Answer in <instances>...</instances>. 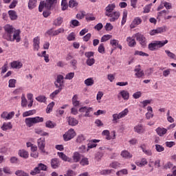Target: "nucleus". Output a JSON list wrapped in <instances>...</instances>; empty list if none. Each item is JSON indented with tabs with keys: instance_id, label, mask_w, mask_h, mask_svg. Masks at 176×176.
I'll use <instances>...</instances> for the list:
<instances>
[{
	"instance_id": "2eb2a0df",
	"label": "nucleus",
	"mask_w": 176,
	"mask_h": 176,
	"mask_svg": "<svg viewBox=\"0 0 176 176\" xmlns=\"http://www.w3.org/2000/svg\"><path fill=\"white\" fill-rule=\"evenodd\" d=\"M15 113L14 111H11L8 113V111H4L1 114V118L5 119V120H10V119H13L14 117Z\"/></svg>"
},
{
	"instance_id": "864d4df0",
	"label": "nucleus",
	"mask_w": 176,
	"mask_h": 176,
	"mask_svg": "<svg viewBox=\"0 0 176 176\" xmlns=\"http://www.w3.org/2000/svg\"><path fill=\"white\" fill-rule=\"evenodd\" d=\"M61 9L62 10H67L68 9V3H67V0H62L61 1Z\"/></svg>"
},
{
	"instance_id": "c03bdc74",
	"label": "nucleus",
	"mask_w": 176,
	"mask_h": 176,
	"mask_svg": "<svg viewBox=\"0 0 176 176\" xmlns=\"http://www.w3.org/2000/svg\"><path fill=\"white\" fill-rule=\"evenodd\" d=\"M128 174H129V171L126 168H124L122 170H118L116 173V175H118V176L127 175Z\"/></svg>"
},
{
	"instance_id": "a878e982",
	"label": "nucleus",
	"mask_w": 176,
	"mask_h": 176,
	"mask_svg": "<svg viewBox=\"0 0 176 176\" xmlns=\"http://www.w3.org/2000/svg\"><path fill=\"white\" fill-rule=\"evenodd\" d=\"M60 166V161L57 158H53L51 160V167L52 168H58V166Z\"/></svg>"
},
{
	"instance_id": "72a5a7b5",
	"label": "nucleus",
	"mask_w": 176,
	"mask_h": 176,
	"mask_svg": "<svg viewBox=\"0 0 176 176\" xmlns=\"http://www.w3.org/2000/svg\"><path fill=\"white\" fill-rule=\"evenodd\" d=\"M8 16L10 20H17V12L14 10H9Z\"/></svg>"
},
{
	"instance_id": "9d476101",
	"label": "nucleus",
	"mask_w": 176,
	"mask_h": 176,
	"mask_svg": "<svg viewBox=\"0 0 176 176\" xmlns=\"http://www.w3.org/2000/svg\"><path fill=\"white\" fill-rule=\"evenodd\" d=\"M37 145L38 149H40L43 153H45V152H46V151H45V146H46V141L45 140V138H40L39 139H38Z\"/></svg>"
},
{
	"instance_id": "6e6552de",
	"label": "nucleus",
	"mask_w": 176,
	"mask_h": 176,
	"mask_svg": "<svg viewBox=\"0 0 176 176\" xmlns=\"http://www.w3.org/2000/svg\"><path fill=\"white\" fill-rule=\"evenodd\" d=\"M102 135H104L105 140L109 141L111 140H115L116 138V132L115 131H113L110 133L109 130H104L102 132Z\"/></svg>"
},
{
	"instance_id": "473e14b6",
	"label": "nucleus",
	"mask_w": 176,
	"mask_h": 176,
	"mask_svg": "<svg viewBox=\"0 0 176 176\" xmlns=\"http://www.w3.org/2000/svg\"><path fill=\"white\" fill-rule=\"evenodd\" d=\"M86 141V136L83 134H80L77 136L76 142L77 144H83Z\"/></svg>"
},
{
	"instance_id": "ea45409f",
	"label": "nucleus",
	"mask_w": 176,
	"mask_h": 176,
	"mask_svg": "<svg viewBox=\"0 0 176 176\" xmlns=\"http://www.w3.org/2000/svg\"><path fill=\"white\" fill-rule=\"evenodd\" d=\"M127 10H124L122 13V19L121 21V25H124L126 24V21H127Z\"/></svg>"
},
{
	"instance_id": "f03ea898",
	"label": "nucleus",
	"mask_w": 176,
	"mask_h": 176,
	"mask_svg": "<svg viewBox=\"0 0 176 176\" xmlns=\"http://www.w3.org/2000/svg\"><path fill=\"white\" fill-rule=\"evenodd\" d=\"M58 0H46L41 1L39 6H38V10L39 12H43V9H46L47 10H50L57 3Z\"/></svg>"
},
{
	"instance_id": "69168bd1",
	"label": "nucleus",
	"mask_w": 176,
	"mask_h": 176,
	"mask_svg": "<svg viewBox=\"0 0 176 176\" xmlns=\"http://www.w3.org/2000/svg\"><path fill=\"white\" fill-rule=\"evenodd\" d=\"M110 167L112 168H118V167H120V164L118 162H114L110 164Z\"/></svg>"
},
{
	"instance_id": "7ed1b4c3",
	"label": "nucleus",
	"mask_w": 176,
	"mask_h": 176,
	"mask_svg": "<svg viewBox=\"0 0 176 176\" xmlns=\"http://www.w3.org/2000/svg\"><path fill=\"white\" fill-rule=\"evenodd\" d=\"M167 43H168V40L155 41L148 44V49L149 50H151L152 52H153V50H156L157 49L163 47V46H164L165 45H167Z\"/></svg>"
},
{
	"instance_id": "09e8293b",
	"label": "nucleus",
	"mask_w": 176,
	"mask_h": 176,
	"mask_svg": "<svg viewBox=\"0 0 176 176\" xmlns=\"http://www.w3.org/2000/svg\"><path fill=\"white\" fill-rule=\"evenodd\" d=\"M96 63V60L94 58H87L86 60V64L89 67H91L92 65H94V63Z\"/></svg>"
},
{
	"instance_id": "393cba45",
	"label": "nucleus",
	"mask_w": 176,
	"mask_h": 176,
	"mask_svg": "<svg viewBox=\"0 0 176 176\" xmlns=\"http://www.w3.org/2000/svg\"><path fill=\"white\" fill-rule=\"evenodd\" d=\"M58 156L63 160V162H71V157L67 156V155L64 154L62 152H58Z\"/></svg>"
},
{
	"instance_id": "a19ab883",
	"label": "nucleus",
	"mask_w": 176,
	"mask_h": 176,
	"mask_svg": "<svg viewBox=\"0 0 176 176\" xmlns=\"http://www.w3.org/2000/svg\"><path fill=\"white\" fill-rule=\"evenodd\" d=\"M55 102H50L47 106V108H46V113H50V112H52V111H53V108L55 105Z\"/></svg>"
},
{
	"instance_id": "0e129e2a",
	"label": "nucleus",
	"mask_w": 176,
	"mask_h": 176,
	"mask_svg": "<svg viewBox=\"0 0 176 176\" xmlns=\"http://www.w3.org/2000/svg\"><path fill=\"white\" fill-rule=\"evenodd\" d=\"M104 28L106 31H112V30H113V25H112L111 23H106Z\"/></svg>"
},
{
	"instance_id": "79ce46f5",
	"label": "nucleus",
	"mask_w": 176,
	"mask_h": 176,
	"mask_svg": "<svg viewBox=\"0 0 176 176\" xmlns=\"http://www.w3.org/2000/svg\"><path fill=\"white\" fill-rule=\"evenodd\" d=\"M35 110H29L28 111H25L23 113V118H27V116H32V115H34L36 113Z\"/></svg>"
},
{
	"instance_id": "423d86ee",
	"label": "nucleus",
	"mask_w": 176,
	"mask_h": 176,
	"mask_svg": "<svg viewBox=\"0 0 176 176\" xmlns=\"http://www.w3.org/2000/svg\"><path fill=\"white\" fill-rule=\"evenodd\" d=\"M46 170H47V166L40 163L38 164L37 167H35L34 170L30 172V174L31 175H36V174H39L41 171H46Z\"/></svg>"
},
{
	"instance_id": "c85d7f7f",
	"label": "nucleus",
	"mask_w": 176,
	"mask_h": 176,
	"mask_svg": "<svg viewBox=\"0 0 176 176\" xmlns=\"http://www.w3.org/2000/svg\"><path fill=\"white\" fill-rule=\"evenodd\" d=\"M156 133L158 135H160V137H163V135H164L165 134H166L167 133V129L166 128H161V127H158L156 129Z\"/></svg>"
},
{
	"instance_id": "58836bf2",
	"label": "nucleus",
	"mask_w": 176,
	"mask_h": 176,
	"mask_svg": "<svg viewBox=\"0 0 176 176\" xmlns=\"http://www.w3.org/2000/svg\"><path fill=\"white\" fill-rule=\"evenodd\" d=\"M58 89L55 90L50 95V98H51V100H54V98H56V96H57V94H58L63 90V88Z\"/></svg>"
},
{
	"instance_id": "b1692460",
	"label": "nucleus",
	"mask_w": 176,
	"mask_h": 176,
	"mask_svg": "<svg viewBox=\"0 0 176 176\" xmlns=\"http://www.w3.org/2000/svg\"><path fill=\"white\" fill-rule=\"evenodd\" d=\"M135 164L138 167H144L148 164V160H146V158H142L140 161H135Z\"/></svg>"
},
{
	"instance_id": "cd10ccee",
	"label": "nucleus",
	"mask_w": 176,
	"mask_h": 176,
	"mask_svg": "<svg viewBox=\"0 0 176 176\" xmlns=\"http://www.w3.org/2000/svg\"><path fill=\"white\" fill-rule=\"evenodd\" d=\"M63 21L64 19L61 16H58L54 21L53 25H56V27H60V25L63 24Z\"/></svg>"
},
{
	"instance_id": "49530a36",
	"label": "nucleus",
	"mask_w": 176,
	"mask_h": 176,
	"mask_svg": "<svg viewBox=\"0 0 176 176\" xmlns=\"http://www.w3.org/2000/svg\"><path fill=\"white\" fill-rule=\"evenodd\" d=\"M36 101H38V102H46L47 98H46V96H38L36 98Z\"/></svg>"
},
{
	"instance_id": "a18cd8bd",
	"label": "nucleus",
	"mask_w": 176,
	"mask_h": 176,
	"mask_svg": "<svg viewBox=\"0 0 176 176\" xmlns=\"http://www.w3.org/2000/svg\"><path fill=\"white\" fill-rule=\"evenodd\" d=\"M86 86H93L94 85V80L93 78H89L85 80Z\"/></svg>"
},
{
	"instance_id": "052dcab7",
	"label": "nucleus",
	"mask_w": 176,
	"mask_h": 176,
	"mask_svg": "<svg viewBox=\"0 0 176 176\" xmlns=\"http://www.w3.org/2000/svg\"><path fill=\"white\" fill-rule=\"evenodd\" d=\"M98 52L99 53H101L102 54H104V53H105V47H104V43L100 44L98 48Z\"/></svg>"
},
{
	"instance_id": "de8ad7c7",
	"label": "nucleus",
	"mask_w": 176,
	"mask_h": 176,
	"mask_svg": "<svg viewBox=\"0 0 176 176\" xmlns=\"http://www.w3.org/2000/svg\"><path fill=\"white\" fill-rule=\"evenodd\" d=\"M78 151L80 153H86V152H89V147L82 145L78 147Z\"/></svg>"
},
{
	"instance_id": "338daca9",
	"label": "nucleus",
	"mask_w": 176,
	"mask_h": 176,
	"mask_svg": "<svg viewBox=\"0 0 176 176\" xmlns=\"http://www.w3.org/2000/svg\"><path fill=\"white\" fill-rule=\"evenodd\" d=\"M155 149L157 152H163L164 151V147L160 144H155Z\"/></svg>"
},
{
	"instance_id": "3c124183",
	"label": "nucleus",
	"mask_w": 176,
	"mask_h": 176,
	"mask_svg": "<svg viewBox=\"0 0 176 176\" xmlns=\"http://www.w3.org/2000/svg\"><path fill=\"white\" fill-rule=\"evenodd\" d=\"M78 3L76 2V0H70L69 1V8H76L78 7Z\"/></svg>"
},
{
	"instance_id": "412c9836",
	"label": "nucleus",
	"mask_w": 176,
	"mask_h": 176,
	"mask_svg": "<svg viewBox=\"0 0 176 176\" xmlns=\"http://www.w3.org/2000/svg\"><path fill=\"white\" fill-rule=\"evenodd\" d=\"M135 76H137L138 78H142V76H144V70L141 69V67L140 65L136 66L135 67Z\"/></svg>"
},
{
	"instance_id": "4468645a",
	"label": "nucleus",
	"mask_w": 176,
	"mask_h": 176,
	"mask_svg": "<svg viewBox=\"0 0 176 176\" xmlns=\"http://www.w3.org/2000/svg\"><path fill=\"white\" fill-rule=\"evenodd\" d=\"M80 153H79L78 151H76L73 153L72 158H70L69 163H78V162H80Z\"/></svg>"
},
{
	"instance_id": "5701e85b",
	"label": "nucleus",
	"mask_w": 176,
	"mask_h": 176,
	"mask_svg": "<svg viewBox=\"0 0 176 176\" xmlns=\"http://www.w3.org/2000/svg\"><path fill=\"white\" fill-rule=\"evenodd\" d=\"M140 148L142 152L145 153V155H147V156H152V151L150 149H146V144H143L140 145Z\"/></svg>"
},
{
	"instance_id": "ddd939ff",
	"label": "nucleus",
	"mask_w": 176,
	"mask_h": 176,
	"mask_svg": "<svg viewBox=\"0 0 176 176\" xmlns=\"http://www.w3.org/2000/svg\"><path fill=\"white\" fill-rule=\"evenodd\" d=\"M55 86L56 88L62 89L64 86V76L63 75H58L56 82H55Z\"/></svg>"
},
{
	"instance_id": "e433bc0d",
	"label": "nucleus",
	"mask_w": 176,
	"mask_h": 176,
	"mask_svg": "<svg viewBox=\"0 0 176 176\" xmlns=\"http://www.w3.org/2000/svg\"><path fill=\"white\" fill-rule=\"evenodd\" d=\"M164 32V29L162 28H158L157 29L153 30L150 32V35L153 36L157 34H162Z\"/></svg>"
},
{
	"instance_id": "680f3d73",
	"label": "nucleus",
	"mask_w": 176,
	"mask_h": 176,
	"mask_svg": "<svg viewBox=\"0 0 176 176\" xmlns=\"http://www.w3.org/2000/svg\"><path fill=\"white\" fill-rule=\"evenodd\" d=\"M165 53L169 58L175 59V54L170 52V50H165Z\"/></svg>"
},
{
	"instance_id": "1a4fd4ad",
	"label": "nucleus",
	"mask_w": 176,
	"mask_h": 176,
	"mask_svg": "<svg viewBox=\"0 0 176 176\" xmlns=\"http://www.w3.org/2000/svg\"><path fill=\"white\" fill-rule=\"evenodd\" d=\"M107 16L109 17V21L111 23H114V21H116L120 17V12L113 11L111 14H109V15H107Z\"/></svg>"
},
{
	"instance_id": "f257e3e1",
	"label": "nucleus",
	"mask_w": 176,
	"mask_h": 176,
	"mask_svg": "<svg viewBox=\"0 0 176 176\" xmlns=\"http://www.w3.org/2000/svg\"><path fill=\"white\" fill-rule=\"evenodd\" d=\"M5 33L3 36L4 39L10 41V42H20V30H16L13 26L6 25L4 26Z\"/></svg>"
},
{
	"instance_id": "9b49d317",
	"label": "nucleus",
	"mask_w": 176,
	"mask_h": 176,
	"mask_svg": "<svg viewBox=\"0 0 176 176\" xmlns=\"http://www.w3.org/2000/svg\"><path fill=\"white\" fill-rule=\"evenodd\" d=\"M142 23V19L140 16H136L133 19L132 22L130 24V28L133 30V28H135L136 27H138L140 24Z\"/></svg>"
},
{
	"instance_id": "5fc2aeb1",
	"label": "nucleus",
	"mask_w": 176,
	"mask_h": 176,
	"mask_svg": "<svg viewBox=\"0 0 176 176\" xmlns=\"http://www.w3.org/2000/svg\"><path fill=\"white\" fill-rule=\"evenodd\" d=\"M80 164L81 166H89V159L86 157L82 158V160L80 161Z\"/></svg>"
},
{
	"instance_id": "6ab92c4d",
	"label": "nucleus",
	"mask_w": 176,
	"mask_h": 176,
	"mask_svg": "<svg viewBox=\"0 0 176 176\" xmlns=\"http://www.w3.org/2000/svg\"><path fill=\"white\" fill-rule=\"evenodd\" d=\"M133 130L135 133H138V134H144V133H145V127L140 124L135 126Z\"/></svg>"
},
{
	"instance_id": "4be33fe9",
	"label": "nucleus",
	"mask_w": 176,
	"mask_h": 176,
	"mask_svg": "<svg viewBox=\"0 0 176 176\" xmlns=\"http://www.w3.org/2000/svg\"><path fill=\"white\" fill-rule=\"evenodd\" d=\"M100 142V140L94 139L89 141L88 144V149H92V148H96L97 146V144Z\"/></svg>"
},
{
	"instance_id": "37998d69",
	"label": "nucleus",
	"mask_w": 176,
	"mask_h": 176,
	"mask_svg": "<svg viewBox=\"0 0 176 176\" xmlns=\"http://www.w3.org/2000/svg\"><path fill=\"white\" fill-rule=\"evenodd\" d=\"M151 102L152 100H143L140 102V107H142V108H145L146 107H148V105H149V104H151Z\"/></svg>"
},
{
	"instance_id": "c9c22d12",
	"label": "nucleus",
	"mask_w": 176,
	"mask_h": 176,
	"mask_svg": "<svg viewBox=\"0 0 176 176\" xmlns=\"http://www.w3.org/2000/svg\"><path fill=\"white\" fill-rule=\"evenodd\" d=\"M36 3L37 0H29L28 2V8L30 10H32V9H34V8H36Z\"/></svg>"
},
{
	"instance_id": "a211bd4d",
	"label": "nucleus",
	"mask_w": 176,
	"mask_h": 176,
	"mask_svg": "<svg viewBox=\"0 0 176 176\" xmlns=\"http://www.w3.org/2000/svg\"><path fill=\"white\" fill-rule=\"evenodd\" d=\"M134 38H135V34L133 35L132 37L129 36L126 38V42L129 47H134V46L137 45V43L135 42V39Z\"/></svg>"
},
{
	"instance_id": "c756f323",
	"label": "nucleus",
	"mask_w": 176,
	"mask_h": 176,
	"mask_svg": "<svg viewBox=\"0 0 176 176\" xmlns=\"http://www.w3.org/2000/svg\"><path fill=\"white\" fill-rule=\"evenodd\" d=\"M121 156L122 157H124V159H131V157H133V154L130 153V152L126 150H124L121 152Z\"/></svg>"
},
{
	"instance_id": "39448f33",
	"label": "nucleus",
	"mask_w": 176,
	"mask_h": 176,
	"mask_svg": "<svg viewBox=\"0 0 176 176\" xmlns=\"http://www.w3.org/2000/svg\"><path fill=\"white\" fill-rule=\"evenodd\" d=\"M129 115V109H125L119 113H114L112 115V122L113 123H119V120L122 119V118H126Z\"/></svg>"
},
{
	"instance_id": "4c0bfd02",
	"label": "nucleus",
	"mask_w": 176,
	"mask_h": 176,
	"mask_svg": "<svg viewBox=\"0 0 176 176\" xmlns=\"http://www.w3.org/2000/svg\"><path fill=\"white\" fill-rule=\"evenodd\" d=\"M19 155L21 157H23V159H28V151L25 150H20L19 151Z\"/></svg>"
},
{
	"instance_id": "13d9d810",
	"label": "nucleus",
	"mask_w": 176,
	"mask_h": 176,
	"mask_svg": "<svg viewBox=\"0 0 176 176\" xmlns=\"http://www.w3.org/2000/svg\"><path fill=\"white\" fill-rule=\"evenodd\" d=\"M27 98H25V96L22 95L21 96V107H23V108H25V107H27Z\"/></svg>"
},
{
	"instance_id": "603ef678",
	"label": "nucleus",
	"mask_w": 176,
	"mask_h": 176,
	"mask_svg": "<svg viewBox=\"0 0 176 176\" xmlns=\"http://www.w3.org/2000/svg\"><path fill=\"white\" fill-rule=\"evenodd\" d=\"M15 175L16 176H28V174L22 170H18L15 171Z\"/></svg>"
},
{
	"instance_id": "6e6d98bb",
	"label": "nucleus",
	"mask_w": 176,
	"mask_h": 176,
	"mask_svg": "<svg viewBox=\"0 0 176 176\" xmlns=\"http://www.w3.org/2000/svg\"><path fill=\"white\" fill-rule=\"evenodd\" d=\"M16 79H14V78H12V79H10V80H9V81H8V87H16Z\"/></svg>"
},
{
	"instance_id": "aec40b11",
	"label": "nucleus",
	"mask_w": 176,
	"mask_h": 176,
	"mask_svg": "<svg viewBox=\"0 0 176 176\" xmlns=\"http://www.w3.org/2000/svg\"><path fill=\"white\" fill-rule=\"evenodd\" d=\"M40 43H41V38H39V36H36L33 39L34 50H36V52H38V50H39Z\"/></svg>"
},
{
	"instance_id": "bf43d9fd",
	"label": "nucleus",
	"mask_w": 176,
	"mask_h": 176,
	"mask_svg": "<svg viewBox=\"0 0 176 176\" xmlns=\"http://www.w3.org/2000/svg\"><path fill=\"white\" fill-rule=\"evenodd\" d=\"M73 105L74 107H78L79 105V101H78V95H74L72 98Z\"/></svg>"
},
{
	"instance_id": "f3484780",
	"label": "nucleus",
	"mask_w": 176,
	"mask_h": 176,
	"mask_svg": "<svg viewBox=\"0 0 176 176\" xmlns=\"http://www.w3.org/2000/svg\"><path fill=\"white\" fill-rule=\"evenodd\" d=\"M135 36L136 37V40L139 41V43H140V45H142V46H145L146 45L145 42L146 39L145 38L144 35L140 33H137L136 34H135Z\"/></svg>"
},
{
	"instance_id": "20e7f679",
	"label": "nucleus",
	"mask_w": 176,
	"mask_h": 176,
	"mask_svg": "<svg viewBox=\"0 0 176 176\" xmlns=\"http://www.w3.org/2000/svg\"><path fill=\"white\" fill-rule=\"evenodd\" d=\"M42 122H43V118L39 116L27 118L25 120V123L28 127H32L34 124H36V123H42Z\"/></svg>"
},
{
	"instance_id": "7c9ffc66",
	"label": "nucleus",
	"mask_w": 176,
	"mask_h": 176,
	"mask_svg": "<svg viewBox=\"0 0 176 176\" xmlns=\"http://www.w3.org/2000/svg\"><path fill=\"white\" fill-rule=\"evenodd\" d=\"M12 68L20 69L23 67V63L20 61H14L11 63Z\"/></svg>"
},
{
	"instance_id": "bb28decb",
	"label": "nucleus",
	"mask_w": 176,
	"mask_h": 176,
	"mask_svg": "<svg viewBox=\"0 0 176 176\" xmlns=\"http://www.w3.org/2000/svg\"><path fill=\"white\" fill-rule=\"evenodd\" d=\"M147 111L148 112L146 113V118L148 120L152 119L153 118V109H152V107L148 106L147 107Z\"/></svg>"
},
{
	"instance_id": "4d7b16f0",
	"label": "nucleus",
	"mask_w": 176,
	"mask_h": 176,
	"mask_svg": "<svg viewBox=\"0 0 176 176\" xmlns=\"http://www.w3.org/2000/svg\"><path fill=\"white\" fill-rule=\"evenodd\" d=\"M111 38H112V35L105 34L101 38L100 42H107V41H109Z\"/></svg>"
},
{
	"instance_id": "f8f14e48",
	"label": "nucleus",
	"mask_w": 176,
	"mask_h": 176,
	"mask_svg": "<svg viewBox=\"0 0 176 176\" xmlns=\"http://www.w3.org/2000/svg\"><path fill=\"white\" fill-rule=\"evenodd\" d=\"M116 8V4H115V3L108 4V6L104 9L105 16H109V14H111V13H113V10H115Z\"/></svg>"
},
{
	"instance_id": "8fccbe9b",
	"label": "nucleus",
	"mask_w": 176,
	"mask_h": 176,
	"mask_svg": "<svg viewBox=\"0 0 176 176\" xmlns=\"http://www.w3.org/2000/svg\"><path fill=\"white\" fill-rule=\"evenodd\" d=\"M45 126L48 129H54V127H56V123H54L52 121H47L45 122Z\"/></svg>"
},
{
	"instance_id": "2f4dec72",
	"label": "nucleus",
	"mask_w": 176,
	"mask_h": 176,
	"mask_svg": "<svg viewBox=\"0 0 176 176\" xmlns=\"http://www.w3.org/2000/svg\"><path fill=\"white\" fill-rule=\"evenodd\" d=\"M13 129V125H12V122H6L3 124L1 126V129L3 131H6V130H12Z\"/></svg>"
},
{
	"instance_id": "e2e57ef3",
	"label": "nucleus",
	"mask_w": 176,
	"mask_h": 176,
	"mask_svg": "<svg viewBox=\"0 0 176 176\" xmlns=\"http://www.w3.org/2000/svg\"><path fill=\"white\" fill-rule=\"evenodd\" d=\"M64 31H65L64 28H60L58 30H54V35H55L56 36L57 35H59V34L64 33Z\"/></svg>"
},
{
	"instance_id": "0eeeda50",
	"label": "nucleus",
	"mask_w": 176,
	"mask_h": 176,
	"mask_svg": "<svg viewBox=\"0 0 176 176\" xmlns=\"http://www.w3.org/2000/svg\"><path fill=\"white\" fill-rule=\"evenodd\" d=\"M76 135V132L74 129H70L63 135V140L64 141H71Z\"/></svg>"
},
{
	"instance_id": "f704fd0d",
	"label": "nucleus",
	"mask_w": 176,
	"mask_h": 176,
	"mask_svg": "<svg viewBox=\"0 0 176 176\" xmlns=\"http://www.w3.org/2000/svg\"><path fill=\"white\" fill-rule=\"evenodd\" d=\"M67 120L69 126H76L78 123H79V121H78V120L72 117H69Z\"/></svg>"
},
{
	"instance_id": "774afa93",
	"label": "nucleus",
	"mask_w": 176,
	"mask_h": 176,
	"mask_svg": "<svg viewBox=\"0 0 176 176\" xmlns=\"http://www.w3.org/2000/svg\"><path fill=\"white\" fill-rule=\"evenodd\" d=\"M67 41H75V33H74V32L70 33L67 36Z\"/></svg>"
},
{
	"instance_id": "dca6fc26",
	"label": "nucleus",
	"mask_w": 176,
	"mask_h": 176,
	"mask_svg": "<svg viewBox=\"0 0 176 176\" xmlns=\"http://www.w3.org/2000/svg\"><path fill=\"white\" fill-rule=\"evenodd\" d=\"M120 97H122V98H123V100H125L126 101H127V100H129V98H130V93H129L126 90H122L118 94V98H120Z\"/></svg>"
}]
</instances>
